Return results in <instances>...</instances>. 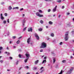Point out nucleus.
I'll use <instances>...</instances> for the list:
<instances>
[{
    "label": "nucleus",
    "mask_w": 74,
    "mask_h": 74,
    "mask_svg": "<svg viewBox=\"0 0 74 74\" xmlns=\"http://www.w3.org/2000/svg\"><path fill=\"white\" fill-rule=\"evenodd\" d=\"M68 32H67L65 34V41H67V40H68V38H69V36H68Z\"/></svg>",
    "instance_id": "nucleus-2"
},
{
    "label": "nucleus",
    "mask_w": 74,
    "mask_h": 74,
    "mask_svg": "<svg viewBox=\"0 0 74 74\" xmlns=\"http://www.w3.org/2000/svg\"><path fill=\"white\" fill-rule=\"evenodd\" d=\"M71 58H73V56H71Z\"/></svg>",
    "instance_id": "nucleus-52"
},
{
    "label": "nucleus",
    "mask_w": 74,
    "mask_h": 74,
    "mask_svg": "<svg viewBox=\"0 0 74 74\" xmlns=\"http://www.w3.org/2000/svg\"><path fill=\"white\" fill-rule=\"evenodd\" d=\"M56 11V10H53V12H55Z\"/></svg>",
    "instance_id": "nucleus-39"
},
{
    "label": "nucleus",
    "mask_w": 74,
    "mask_h": 74,
    "mask_svg": "<svg viewBox=\"0 0 74 74\" xmlns=\"http://www.w3.org/2000/svg\"><path fill=\"white\" fill-rule=\"evenodd\" d=\"M19 8V7H16V8H14L13 10H15V9H17V10H18Z\"/></svg>",
    "instance_id": "nucleus-17"
},
{
    "label": "nucleus",
    "mask_w": 74,
    "mask_h": 74,
    "mask_svg": "<svg viewBox=\"0 0 74 74\" xmlns=\"http://www.w3.org/2000/svg\"><path fill=\"white\" fill-rule=\"evenodd\" d=\"M21 67H20V68L19 69V70H21Z\"/></svg>",
    "instance_id": "nucleus-58"
},
{
    "label": "nucleus",
    "mask_w": 74,
    "mask_h": 74,
    "mask_svg": "<svg viewBox=\"0 0 74 74\" xmlns=\"http://www.w3.org/2000/svg\"><path fill=\"white\" fill-rule=\"evenodd\" d=\"M16 38V36H14L13 37V39H15V38Z\"/></svg>",
    "instance_id": "nucleus-31"
},
{
    "label": "nucleus",
    "mask_w": 74,
    "mask_h": 74,
    "mask_svg": "<svg viewBox=\"0 0 74 74\" xmlns=\"http://www.w3.org/2000/svg\"><path fill=\"white\" fill-rule=\"evenodd\" d=\"M48 12H50L51 11V10H48Z\"/></svg>",
    "instance_id": "nucleus-44"
},
{
    "label": "nucleus",
    "mask_w": 74,
    "mask_h": 74,
    "mask_svg": "<svg viewBox=\"0 0 74 74\" xmlns=\"http://www.w3.org/2000/svg\"><path fill=\"white\" fill-rule=\"evenodd\" d=\"M4 15L6 16H7V13H5L4 14Z\"/></svg>",
    "instance_id": "nucleus-28"
},
{
    "label": "nucleus",
    "mask_w": 74,
    "mask_h": 74,
    "mask_svg": "<svg viewBox=\"0 0 74 74\" xmlns=\"http://www.w3.org/2000/svg\"><path fill=\"white\" fill-rule=\"evenodd\" d=\"M42 69H44V67H42L41 68H40V70H42Z\"/></svg>",
    "instance_id": "nucleus-43"
},
{
    "label": "nucleus",
    "mask_w": 74,
    "mask_h": 74,
    "mask_svg": "<svg viewBox=\"0 0 74 74\" xmlns=\"http://www.w3.org/2000/svg\"><path fill=\"white\" fill-rule=\"evenodd\" d=\"M73 68H72L69 71L67 72V74H70L71 73V72H72V71H73Z\"/></svg>",
    "instance_id": "nucleus-4"
},
{
    "label": "nucleus",
    "mask_w": 74,
    "mask_h": 74,
    "mask_svg": "<svg viewBox=\"0 0 74 74\" xmlns=\"http://www.w3.org/2000/svg\"><path fill=\"white\" fill-rule=\"evenodd\" d=\"M22 38V36H21V37H20L18 39H20V38Z\"/></svg>",
    "instance_id": "nucleus-50"
},
{
    "label": "nucleus",
    "mask_w": 74,
    "mask_h": 74,
    "mask_svg": "<svg viewBox=\"0 0 74 74\" xmlns=\"http://www.w3.org/2000/svg\"><path fill=\"white\" fill-rule=\"evenodd\" d=\"M6 49H8V50H9V48H8V47L6 48Z\"/></svg>",
    "instance_id": "nucleus-41"
},
{
    "label": "nucleus",
    "mask_w": 74,
    "mask_h": 74,
    "mask_svg": "<svg viewBox=\"0 0 74 74\" xmlns=\"http://www.w3.org/2000/svg\"><path fill=\"white\" fill-rule=\"evenodd\" d=\"M45 1H51V0H45Z\"/></svg>",
    "instance_id": "nucleus-40"
},
{
    "label": "nucleus",
    "mask_w": 74,
    "mask_h": 74,
    "mask_svg": "<svg viewBox=\"0 0 74 74\" xmlns=\"http://www.w3.org/2000/svg\"><path fill=\"white\" fill-rule=\"evenodd\" d=\"M60 16H61L60 15H59L58 18H60Z\"/></svg>",
    "instance_id": "nucleus-49"
},
{
    "label": "nucleus",
    "mask_w": 74,
    "mask_h": 74,
    "mask_svg": "<svg viewBox=\"0 0 74 74\" xmlns=\"http://www.w3.org/2000/svg\"><path fill=\"white\" fill-rule=\"evenodd\" d=\"M51 36H52V37H53V36H54V34H51Z\"/></svg>",
    "instance_id": "nucleus-23"
},
{
    "label": "nucleus",
    "mask_w": 74,
    "mask_h": 74,
    "mask_svg": "<svg viewBox=\"0 0 74 74\" xmlns=\"http://www.w3.org/2000/svg\"><path fill=\"white\" fill-rule=\"evenodd\" d=\"M0 62L1 63H3V60H1Z\"/></svg>",
    "instance_id": "nucleus-42"
},
{
    "label": "nucleus",
    "mask_w": 74,
    "mask_h": 74,
    "mask_svg": "<svg viewBox=\"0 0 74 74\" xmlns=\"http://www.w3.org/2000/svg\"><path fill=\"white\" fill-rule=\"evenodd\" d=\"M26 68H27V69H29V66H26Z\"/></svg>",
    "instance_id": "nucleus-55"
},
{
    "label": "nucleus",
    "mask_w": 74,
    "mask_h": 74,
    "mask_svg": "<svg viewBox=\"0 0 74 74\" xmlns=\"http://www.w3.org/2000/svg\"><path fill=\"white\" fill-rule=\"evenodd\" d=\"M62 63H65L66 62V60H63L62 61Z\"/></svg>",
    "instance_id": "nucleus-18"
},
{
    "label": "nucleus",
    "mask_w": 74,
    "mask_h": 74,
    "mask_svg": "<svg viewBox=\"0 0 74 74\" xmlns=\"http://www.w3.org/2000/svg\"><path fill=\"white\" fill-rule=\"evenodd\" d=\"M26 22V21L25 20H23V26L25 25V23Z\"/></svg>",
    "instance_id": "nucleus-11"
},
{
    "label": "nucleus",
    "mask_w": 74,
    "mask_h": 74,
    "mask_svg": "<svg viewBox=\"0 0 74 74\" xmlns=\"http://www.w3.org/2000/svg\"><path fill=\"white\" fill-rule=\"evenodd\" d=\"M7 22H8V23H9V19H8Z\"/></svg>",
    "instance_id": "nucleus-45"
},
{
    "label": "nucleus",
    "mask_w": 74,
    "mask_h": 74,
    "mask_svg": "<svg viewBox=\"0 0 74 74\" xmlns=\"http://www.w3.org/2000/svg\"><path fill=\"white\" fill-rule=\"evenodd\" d=\"M56 8H57V5H56L53 10H56Z\"/></svg>",
    "instance_id": "nucleus-27"
},
{
    "label": "nucleus",
    "mask_w": 74,
    "mask_h": 74,
    "mask_svg": "<svg viewBox=\"0 0 74 74\" xmlns=\"http://www.w3.org/2000/svg\"><path fill=\"white\" fill-rule=\"evenodd\" d=\"M47 47V44L44 42H42V44L40 47V48H46Z\"/></svg>",
    "instance_id": "nucleus-1"
},
{
    "label": "nucleus",
    "mask_w": 74,
    "mask_h": 74,
    "mask_svg": "<svg viewBox=\"0 0 74 74\" xmlns=\"http://www.w3.org/2000/svg\"><path fill=\"white\" fill-rule=\"evenodd\" d=\"M8 53V52H7V51H6V52H5V53Z\"/></svg>",
    "instance_id": "nucleus-54"
},
{
    "label": "nucleus",
    "mask_w": 74,
    "mask_h": 74,
    "mask_svg": "<svg viewBox=\"0 0 74 74\" xmlns=\"http://www.w3.org/2000/svg\"><path fill=\"white\" fill-rule=\"evenodd\" d=\"M45 62V63H46V62H47V61H46V60H44L43 61V62H42V64H43V63H44Z\"/></svg>",
    "instance_id": "nucleus-14"
},
{
    "label": "nucleus",
    "mask_w": 74,
    "mask_h": 74,
    "mask_svg": "<svg viewBox=\"0 0 74 74\" xmlns=\"http://www.w3.org/2000/svg\"><path fill=\"white\" fill-rule=\"evenodd\" d=\"M53 63H55V61L56 60H55V58H54L53 59Z\"/></svg>",
    "instance_id": "nucleus-19"
},
{
    "label": "nucleus",
    "mask_w": 74,
    "mask_h": 74,
    "mask_svg": "<svg viewBox=\"0 0 74 74\" xmlns=\"http://www.w3.org/2000/svg\"><path fill=\"white\" fill-rule=\"evenodd\" d=\"M49 25H52L53 23V22H52L51 21H49Z\"/></svg>",
    "instance_id": "nucleus-15"
},
{
    "label": "nucleus",
    "mask_w": 74,
    "mask_h": 74,
    "mask_svg": "<svg viewBox=\"0 0 74 74\" xmlns=\"http://www.w3.org/2000/svg\"><path fill=\"white\" fill-rule=\"evenodd\" d=\"M70 13L67 12L66 13V15H70Z\"/></svg>",
    "instance_id": "nucleus-26"
},
{
    "label": "nucleus",
    "mask_w": 74,
    "mask_h": 74,
    "mask_svg": "<svg viewBox=\"0 0 74 74\" xmlns=\"http://www.w3.org/2000/svg\"><path fill=\"white\" fill-rule=\"evenodd\" d=\"M48 26H46V28H48Z\"/></svg>",
    "instance_id": "nucleus-57"
},
{
    "label": "nucleus",
    "mask_w": 74,
    "mask_h": 74,
    "mask_svg": "<svg viewBox=\"0 0 74 74\" xmlns=\"http://www.w3.org/2000/svg\"><path fill=\"white\" fill-rule=\"evenodd\" d=\"M10 59H12V57H10Z\"/></svg>",
    "instance_id": "nucleus-38"
},
{
    "label": "nucleus",
    "mask_w": 74,
    "mask_h": 74,
    "mask_svg": "<svg viewBox=\"0 0 74 74\" xmlns=\"http://www.w3.org/2000/svg\"><path fill=\"white\" fill-rule=\"evenodd\" d=\"M19 57L20 58H21V54L19 55Z\"/></svg>",
    "instance_id": "nucleus-33"
},
{
    "label": "nucleus",
    "mask_w": 74,
    "mask_h": 74,
    "mask_svg": "<svg viewBox=\"0 0 74 74\" xmlns=\"http://www.w3.org/2000/svg\"><path fill=\"white\" fill-rule=\"evenodd\" d=\"M35 37H36L37 39V40H39V36H38V35H37V34H36L35 35Z\"/></svg>",
    "instance_id": "nucleus-5"
},
{
    "label": "nucleus",
    "mask_w": 74,
    "mask_h": 74,
    "mask_svg": "<svg viewBox=\"0 0 74 74\" xmlns=\"http://www.w3.org/2000/svg\"><path fill=\"white\" fill-rule=\"evenodd\" d=\"M18 64V61H17V62H16V64L17 65Z\"/></svg>",
    "instance_id": "nucleus-36"
},
{
    "label": "nucleus",
    "mask_w": 74,
    "mask_h": 74,
    "mask_svg": "<svg viewBox=\"0 0 74 74\" xmlns=\"http://www.w3.org/2000/svg\"><path fill=\"white\" fill-rule=\"evenodd\" d=\"M73 21H74V18H73Z\"/></svg>",
    "instance_id": "nucleus-64"
},
{
    "label": "nucleus",
    "mask_w": 74,
    "mask_h": 74,
    "mask_svg": "<svg viewBox=\"0 0 74 74\" xmlns=\"http://www.w3.org/2000/svg\"><path fill=\"white\" fill-rule=\"evenodd\" d=\"M30 42V38H28L27 40V42L28 44H29Z\"/></svg>",
    "instance_id": "nucleus-7"
},
{
    "label": "nucleus",
    "mask_w": 74,
    "mask_h": 74,
    "mask_svg": "<svg viewBox=\"0 0 74 74\" xmlns=\"http://www.w3.org/2000/svg\"><path fill=\"white\" fill-rule=\"evenodd\" d=\"M19 51H20V52H21V51H21V50H20V49H19Z\"/></svg>",
    "instance_id": "nucleus-59"
},
{
    "label": "nucleus",
    "mask_w": 74,
    "mask_h": 74,
    "mask_svg": "<svg viewBox=\"0 0 74 74\" xmlns=\"http://www.w3.org/2000/svg\"><path fill=\"white\" fill-rule=\"evenodd\" d=\"M36 16H38L39 17H43L44 16L42 15H41L40 14H39L38 12H37L36 13Z\"/></svg>",
    "instance_id": "nucleus-3"
},
{
    "label": "nucleus",
    "mask_w": 74,
    "mask_h": 74,
    "mask_svg": "<svg viewBox=\"0 0 74 74\" xmlns=\"http://www.w3.org/2000/svg\"><path fill=\"white\" fill-rule=\"evenodd\" d=\"M37 69V67H34V70H36V69Z\"/></svg>",
    "instance_id": "nucleus-34"
},
{
    "label": "nucleus",
    "mask_w": 74,
    "mask_h": 74,
    "mask_svg": "<svg viewBox=\"0 0 74 74\" xmlns=\"http://www.w3.org/2000/svg\"><path fill=\"white\" fill-rule=\"evenodd\" d=\"M12 9V7L11 6H9V10H11Z\"/></svg>",
    "instance_id": "nucleus-24"
},
{
    "label": "nucleus",
    "mask_w": 74,
    "mask_h": 74,
    "mask_svg": "<svg viewBox=\"0 0 74 74\" xmlns=\"http://www.w3.org/2000/svg\"><path fill=\"white\" fill-rule=\"evenodd\" d=\"M21 42V41L20 40H18L17 41L16 43L17 44H19Z\"/></svg>",
    "instance_id": "nucleus-12"
},
{
    "label": "nucleus",
    "mask_w": 74,
    "mask_h": 74,
    "mask_svg": "<svg viewBox=\"0 0 74 74\" xmlns=\"http://www.w3.org/2000/svg\"><path fill=\"white\" fill-rule=\"evenodd\" d=\"M44 59H47V57H45L44 58Z\"/></svg>",
    "instance_id": "nucleus-48"
},
{
    "label": "nucleus",
    "mask_w": 74,
    "mask_h": 74,
    "mask_svg": "<svg viewBox=\"0 0 74 74\" xmlns=\"http://www.w3.org/2000/svg\"><path fill=\"white\" fill-rule=\"evenodd\" d=\"M8 71H10V70H9V69H8Z\"/></svg>",
    "instance_id": "nucleus-63"
},
{
    "label": "nucleus",
    "mask_w": 74,
    "mask_h": 74,
    "mask_svg": "<svg viewBox=\"0 0 74 74\" xmlns=\"http://www.w3.org/2000/svg\"><path fill=\"white\" fill-rule=\"evenodd\" d=\"M64 8V6H62V9H63Z\"/></svg>",
    "instance_id": "nucleus-37"
},
{
    "label": "nucleus",
    "mask_w": 74,
    "mask_h": 74,
    "mask_svg": "<svg viewBox=\"0 0 74 74\" xmlns=\"http://www.w3.org/2000/svg\"><path fill=\"white\" fill-rule=\"evenodd\" d=\"M61 0H57V2H58V3H60L61 2Z\"/></svg>",
    "instance_id": "nucleus-20"
},
{
    "label": "nucleus",
    "mask_w": 74,
    "mask_h": 74,
    "mask_svg": "<svg viewBox=\"0 0 74 74\" xmlns=\"http://www.w3.org/2000/svg\"><path fill=\"white\" fill-rule=\"evenodd\" d=\"M44 71V70H42V71L40 72V73H42V72Z\"/></svg>",
    "instance_id": "nucleus-47"
},
{
    "label": "nucleus",
    "mask_w": 74,
    "mask_h": 74,
    "mask_svg": "<svg viewBox=\"0 0 74 74\" xmlns=\"http://www.w3.org/2000/svg\"><path fill=\"white\" fill-rule=\"evenodd\" d=\"M42 51H43V50L42 49H41L40 50V52H42Z\"/></svg>",
    "instance_id": "nucleus-35"
},
{
    "label": "nucleus",
    "mask_w": 74,
    "mask_h": 74,
    "mask_svg": "<svg viewBox=\"0 0 74 74\" xmlns=\"http://www.w3.org/2000/svg\"><path fill=\"white\" fill-rule=\"evenodd\" d=\"M3 49V47H0V51L2 50Z\"/></svg>",
    "instance_id": "nucleus-25"
},
{
    "label": "nucleus",
    "mask_w": 74,
    "mask_h": 74,
    "mask_svg": "<svg viewBox=\"0 0 74 74\" xmlns=\"http://www.w3.org/2000/svg\"><path fill=\"white\" fill-rule=\"evenodd\" d=\"M43 21H42V20L40 21V23H41L42 24V23H43Z\"/></svg>",
    "instance_id": "nucleus-22"
},
{
    "label": "nucleus",
    "mask_w": 74,
    "mask_h": 74,
    "mask_svg": "<svg viewBox=\"0 0 74 74\" xmlns=\"http://www.w3.org/2000/svg\"><path fill=\"white\" fill-rule=\"evenodd\" d=\"M25 55L27 58H29V57H30V55L29 54L26 53Z\"/></svg>",
    "instance_id": "nucleus-8"
},
{
    "label": "nucleus",
    "mask_w": 74,
    "mask_h": 74,
    "mask_svg": "<svg viewBox=\"0 0 74 74\" xmlns=\"http://www.w3.org/2000/svg\"><path fill=\"white\" fill-rule=\"evenodd\" d=\"M39 12H40L41 13H42V11L41 10H39Z\"/></svg>",
    "instance_id": "nucleus-30"
},
{
    "label": "nucleus",
    "mask_w": 74,
    "mask_h": 74,
    "mask_svg": "<svg viewBox=\"0 0 74 74\" xmlns=\"http://www.w3.org/2000/svg\"><path fill=\"white\" fill-rule=\"evenodd\" d=\"M26 74H30L29 73H27Z\"/></svg>",
    "instance_id": "nucleus-61"
},
{
    "label": "nucleus",
    "mask_w": 74,
    "mask_h": 74,
    "mask_svg": "<svg viewBox=\"0 0 74 74\" xmlns=\"http://www.w3.org/2000/svg\"><path fill=\"white\" fill-rule=\"evenodd\" d=\"M38 31L39 32H42V29L40 28L38 29Z\"/></svg>",
    "instance_id": "nucleus-13"
},
{
    "label": "nucleus",
    "mask_w": 74,
    "mask_h": 74,
    "mask_svg": "<svg viewBox=\"0 0 74 74\" xmlns=\"http://www.w3.org/2000/svg\"><path fill=\"white\" fill-rule=\"evenodd\" d=\"M28 59H29V58H27V59H26L25 60V63H26V62H27V60H28Z\"/></svg>",
    "instance_id": "nucleus-16"
},
{
    "label": "nucleus",
    "mask_w": 74,
    "mask_h": 74,
    "mask_svg": "<svg viewBox=\"0 0 74 74\" xmlns=\"http://www.w3.org/2000/svg\"><path fill=\"white\" fill-rule=\"evenodd\" d=\"M56 16V15H55V14H54V15H53V17H54V16Z\"/></svg>",
    "instance_id": "nucleus-60"
},
{
    "label": "nucleus",
    "mask_w": 74,
    "mask_h": 74,
    "mask_svg": "<svg viewBox=\"0 0 74 74\" xmlns=\"http://www.w3.org/2000/svg\"><path fill=\"white\" fill-rule=\"evenodd\" d=\"M1 19H2V20H3V19H4V17H3V14H1Z\"/></svg>",
    "instance_id": "nucleus-9"
},
{
    "label": "nucleus",
    "mask_w": 74,
    "mask_h": 74,
    "mask_svg": "<svg viewBox=\"0 0 74 74\" xmlns=\"http://www.w3.org/2000/svg\"><path fill=\"white\" fill-rule=\"evenodd\" d=\"M36 74H38V72H37L36 73Z\"/></svg>",
    "instance_id": "nucleus-62"
},
{
    "label": "nucleus",
    "mask_w": 74,
    "mask_h": 74,
    "mask_svg": "<svg viewBox=\"0 0 74 74\" xmlns=\"http://www.w3.org/2000/svg\"><path fill=\"white\" fill-rule=\"evenodd\" d=\"M7 53L8 55H10V53H9V52H8Z\"/></svg>",
    "instance_id": "nucleus-51"
},
{
    "label": "nucleus",
    "mask_w": 74,
    "mask_h": 74,
    "mask_svg": "<svg viewBox=\"0 0 74 74\" xmlns=\"http://www.w3.org/2000/svg\"><path fill=\"white\" fill-rule=\"evenodd\" d=\"M28 32H32V28H29L28 30Z\"/></svg>",
    "instance_id": "nucleus-6"
},
{
    "label": "nucleus",
    "mask_w": 74,
    "mask_h": 74,
    "mask_svg": "<svg viewBox=\"0 0 74 74\" xmlns=\"http://www.w3.org/2000/svg\"><path fill=\"white\" fill-rule=\"evenodd\" d=\"M3 23L4 24H5V23H6V21H3Z\"/></svg>",
    "instance_id": "nucleus-29"
},
{
    "label": "nucleus",
    "mask_w": 74,
    "mask_h": 74,
    "mask_svg": "<svg viewBox=\"0 0 74 74\" xmlns=\"http://www.w3.org/2000/svg\"><path fill=\"white\" fill-rule=\"evenodd\" d=\"M25 16V14H23V17Z\"/></svg>",
    "instance_id": "nucleus-53"
},
{
    "label": "nucleus",
    "mask_w": 74,
    "mask_h": 74,
    "mask_svg": "<svg viewBox=\"0 0 74 74\" xmlns=\"http://www.w3.org/2000/svg\"><path fill=\"white\" fill-rule=\"evenodd\" d=\"M26 28H27V27H25V28L23 29V31H25V30H26Z\"/></svg>",
    "instance_id": "nucleus-21"
},
{
    "label": "nucleus",
    "mask_w": 74,
    "mask_h": 74,
    "mask_svg": "<svg viewBox=\"0 0 74 74\" xmlns=\"http://www.w3.org/2000/svg\"><path fill=\"white\" fill-rule=\"evenodd\" d=\"M62 44H63L62 42H60V45H62Z\"/></svg>",
    "instance_id": "nucleus-32"
},
{
    "label": "nucleus",
    "mask_w": 74,
    "mask_h": 74,
    "mask_svg": "<svg viewBox=\"0 0 74 74\" xmlns=\"http://www.w3.org/2000/svg\"><path fill=\"white\" fill-rule=\"evenodd\" d=\"M38 62H39V60H36L35 62V64H37L38 63Z\"/></svg>",
    "instance_id": "nucleus-10"
},
{
    "label": "nucleus",
    "mask_w": 74,
    "mask_h": 74,
    "mask_svg": "<svg viewBox=\"0 0 74 74\" xmlns=\"http://www.w3.org/2000/svg\"><path fill=\"white\" fill-rule=\"evenodd\" d=\"M13 47L14 48H16V47L15 46H13Z\"/></svg>",
    "instance_id": "nucleus-46"
},
{
    "label": "nucleus",
    "mask_w": 74,
    "mask_h": 74,
    "mask_svg": "<svg viewBox=\"0 0 74 74\" xmlns=\"http://www.w3.org/2000/svg\"><path fill=\"white\" fill-rule=\"evenodd\" d=\"M72 42H74V40H72Z\"/></svg>",
    "instance_id": "nucleus-56"
}]
</instances>
